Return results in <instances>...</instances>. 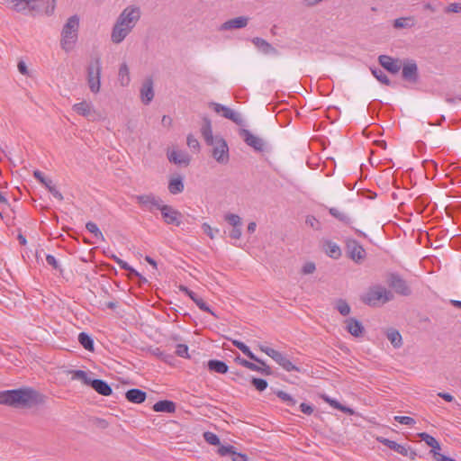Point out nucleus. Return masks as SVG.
Segmentation results:
<instances>
[{
    "label": "nucleus",
    "instance_id": "32",
    "mask_svg": "<svg viewBox=\"0 0 461 461\" xmlns=\"http://www.w3.org/2000/svg\"><path fill=\"white\" fill-rule=\"evenodd\" d=\"M201 133L207 145H213L215 139L212 135V124L210 120L205 119L201 128Z\"/></svg>",
    "mask_w": 461,
    "mask_h": 461
},
{
    "label": "nucleus",
    "instance_id": "15",
    "mask_svg": "<svg viewBox=\"0 0 461 461\" xmlns=\"http://www.w3.org/2000/svg\"><path fill=\"white\" fill-rule=\"evenodd\" d=\"M378 61L384 69L392 74H397L402 68V63L399 59L387 55H380Z\"/></svg>",
    "mask_w": 461,
    "mask_h": 461
},
{
    "label": "nucleus",
    "instance_id": "28",
    "mask_svg": "<svg viewBox=\"0 0 461 461\" xmlns=\"http://www.w3.org/2000/svg\"><path fill=\"white\" fill-rule=\"evenodd\" d=\"M146 393L140 389L132 388L126 392V399L133 403H141L146 400Z\"/></svg>",
    "mask_w": 461,
    "mask_h": 461
},
{
    "label": "nucleus",
    "instance_id": "17",
    "mask_svg": "<svg viewBox=\"0 0 461 461\" xmlns=\"http://www.w3.org/2000/svg\"><path fill=\"white\" fill-rule=\"evenodd\" d=\"M34 177L40 181L41 184H43L46 188L50 191V193L58 200L61 201L63 200V196L61 193L56 188V186L53 185L52 180L50 178H46L44 176V174L40 170H35L33 173Z\"/></svg>",
    "mask_w": 461,
    "mask_h": 461
},
{
    "label": "nucleus",
    "instance_id": "46",
    "mask_svg": "<svg viewBox=\"0 0 461 461\" xmlns=\"http://www.w3.org/2000/svg\"><path fill=\"white\" fill-rule=\"evenodd\" d=\"M276 396L282 400L287 406L293 407L296 404V400L292 397L289 393L284 391H277L276 393Z\"/></svg>",
    "mask_w": 461,
    "mask_h": 461
},
{
    "label": "nucleus",
    "instance_id": "20",
    "mask_svg": "<svg viewBox=\"0 0 461 461\" xmlns=\"http://www.w3.org/2000/svg\"><path fill=\"white\" fill-rule=\"evenodd\" d=\"M249 18L239 16L224 22L219 28L220 31H230L233 29H241L248 25Z\"/></svg>",
    "mask_w": 461,
    "mask_h": 461
},
{
    "label": "nucleus",
    "instance_id": "30",
    "mask_svg": "<svg viewBox=\"0 0 461 461\" xmlns=\"http://www.w3.org/2000/svg\"><path fill=\"white\" fill-rule=\"evenodd\" d=\"M323 249L330 258L337 259L341 256V249L339 246L331 240L324 241Z\"/></svg>",
    "mask_w": 461,
    "mask_h": 461
},
{
    "label": "nucleus",
    "instance_id": "7",
    "mask_svg": "<svg viewBox=\"0 0 461 461\" xmlns=\"http://www.w3.org/2000/svg\"><path fill=\"white\" fill-rule=\"evenodd\" d=\"M136 200L143 210L150 212L154 210L159 211L164 204L163 201L153 194L138 195Z\"/></svg>",
    "mask_w": 461,
    "mask_h": 461
},
{
    "label": "nucleus",
    "instance_id": "29",
    "mask_svg": "<svg viewBox=\"0 0 461 461\" xmlns=\"http://www.w3.org/2000/svg\"><path fill=\"white\" fill-rule=\"evenodd\" d=\"M238 361L242 366L247 367L248 369H249L251 371L260 372L264 375L271 374L270 367L268 366H267L266 364H265V366L261 365L262 366H259L255 363H252L250 361H248L246 359L240 358V357H238Z\"/></svg>",
    "mask_w": 461,
    "mask_h": 461
},
{
    "label": "nucleus",
    "instance_id": "31",
    "mask_svg": "<svg viewBox=\"0 0 461 461\" xmlns=\"http://www.w3.org/2000/svg\"><path fill=\"white\" fill-rule=\"evenodd\" d=\"M233 345L238 348L240 350L242 351V353L244 355H246L249 358H250L251 360L260 364V365H263L265 366V362L261 359H259L250 349L245 344L243 343L242 341H240V340H233Z\"/></svg>",
    "mask_w": 461,
    "mask_h": 461
},
{
    "label": "nucleus",
    "instance_id": "50",
    "mask_svg": "<svg viewBox=\"0 0 461 461\" xmlns=\"http://www.w3.org/2000/svg\"><path fill=\"white\" fill-rule=\"evenodd\" d=\"M225 221H228L232 227L241 226V218L234 213H228L225 215Z\"/></svg>",
    "mask_w": 461,
    "mask_h": 461
},
{
    "label": "nucleus",
    "instance_id": "47",
    "mask_svg": "<svg viewBox=\"0 0 461 461\" xmlns=\"http://www.w3.org/2000/svg\"><path fill=\"white\" fill-rule=\"evenodd\" d=\"M372 71V74L373 76L379 81L381 82L382 84H384L386 86H389L391 84V81L390 79L388 78V77L385 75V73L381 70L380 68H374L371 70Z\"/></svg>",
    "mask_w": 461,
    "mask_h": 461
},
{
    "label": "nucleus",
    "instance_id": "10",
    "mask_svg": "<svg viewBox=\"0 0 461 461\" xmlns=\"http://www.w3.org/2000/svg\"><path fill=\"white\" fill-rule=\"evenodd\" d=\"M160 212L164 221L168 225L180 226L182 223V214L179 211L174 209L172 206L163 204L160 208Z\"/></svg>",
    "mask_w": 461,
    "mask_h": 461
},
{
    "label": "nucleus",
    "instance_id": "23",
    "mask_svg": "<svg viewBox=\"0 0 461 461\" xmlns=\"http://www.w3.org/2000/svg\"><path fill=\"white\" fill-rule=\"evenodd\" d=\"M346 330L354 337H359L364 331L362 323L355 318H348L345 321Z\"/></svg>",
    "mask_w": 461,
    "mask_h": 461
},
{
    "label": "nucleus",
    "instance_id": "39",
    "mask_svg": "<svg viewBox=\"0 0 461 461\" xmlns=\"http://www.w3.org/2000/svg\"><path fill=\"white\" fill-rule=\"evenodd\" d=\"M69 373L71 374L72 380L81 381L86 385L90 386L93 381L88 373L84 370H71Z\"/></svg>",
    "mask_w": 461,
    "mask_h": 461
},
{
    "label": "nucleus",
    "instance_id": "37",
    "mask_svg": "<svg viewBox=\"0 0 461 461\" xmlns=\"http://www.w3.org/2000/svg\"><path fill=\"white\" fill-rule=\"evenodd\" d=\"M252 42L264 54H271L276 51L275 48L262 38L256 37L252 40Z\"/></svg>",
    "mask_w": 461,
    "mask_h": 461
},
{
    "label": "nucleus",
    "instance_id": "35",
    "mask_svg": "<svg viewBox=\"0 0 461 461\" xmlns=\"http://www.w3.org/2000/svg\"><path fill=\"white\" fill-rule=\"evenodd\" d=\"M386 338L394 348H399L402 345V339L400 332L395 329H389L386 331Z\"/></svg>",
    "mask_w": 461,
    "mask_h": 461
},
{
    "label": "nucleus",
    "instance_id": "33",
    "mask_svg": "<svg viewBox=\"0 0 461 461\" xmlns=\"http://www.w3.org/2000/svg\"><path fill=\"white\" fill-rule=\"evenodd\" d=\"M118 81L122 86H128L131 83L130 69L126 63H122L119 68Z\"/></svg>",
    "mask_w": 461,
    "mask_h": 461
},
{
    "label": "nucleus",
    "instance_id": "43",
    "mask_svg": "<svg viewBox=\"0 0 461 461\" xmlns=\"http://www.w3.org/2000/svg\"><path fill=\"white\" fill-rule=\"evenodd\" d=\"M111 258L122 269L129 271L130 275L140 276L139 272L131 267L126 261L121 259L116 255H112Z\"/></svg>",
    "mask_w": 461,
    "mask_h": 461
},
{
    "label": "nucleus",
    "instance_id": "41",
    "mask_svg": "<svg viewBox=\"0 0 461 461\" xmlns=\"http://www.w3.org/2000/svg\"><path fill=\"white\" fill-rule=\"evenodd\" d=\"M419 437L421 440H423L429 447H431V450L438 451L440 449V445L438 440L431 435L422 432L419 434Z\"/></svg>",
    "mask_w": 461,
    "mask_h": 461
},
{
    "label": "nucleus",
    "instance_id": "24",
    "mask_svg": "<svg viewBox=\"0 0 461 461\" xmlns=\"http://www.w3.org/2000/svg\"><path fill=\"white\" fill-rule=\"evenodd\" d=\"M90 386L99 394L104 396H109L113 393L112 387L107 382L102 379H93Z\"/></svg>",
    "mask_w": 461,
    "mask_h": 461
},
{
    "label": "nucleus",
    "instance_id": "22",
    "mask_svg": "<svg viewBox=\"0 0 461 461\" xmlns=\"http://www.w3.org/2000/svg\"><path fill=\"white\" fill-rule=\"evenodd\" d=\"M167 158L170 162L176 165H188L190 157L182 150H171L167 153Z\"/></svg>",
    "mask_w": 461,
    "mask_h": 461
},
{
    "label": "nucleus",
    "instance_id": "56",
    "mask_svg": "<svg viewBox=\"0 0 461 461\" xmlns=\"http://www.w3.org/2000/svg\"><path fill=\"white\" fill-rule=\"evenodd\" d=\"M187 145L190 149L194 150H198L200 147L198 140L192 135L187 137Z\"/></svg>",
    "mask_w": 461,
    "mask_h": 461
},
{
    "label": "nucleus",
    "instance_id": "45",
    "mask_svg": "<svg viewBox=\"0 0 461 461\" xmlns=\"http://www.w3.org/2000/svg\"><path fill=\"white\" fill-rule=\"evenodd\" d=\"M335 308L343 316H347L350 313V306L343 299H339L336 301Z\"/></svg>",
    "mask_w": 461,
    "mask_h": 461
},
{
    "label": "nucleus",
    "instance_id": "58",
    "mask_svg": "<svg viewBox=\"0 0 461 461\" xmlns=\"http://www.w3.org/2000/svg\"><path fill=\"white\" fill-rule=\"evenodd\" d=\"M315 264L312 262H307L303 267V273L305 275L312 274L315 271Z\"/></svg>",
    "mask_w": 461,
    "mask_h": 461
},
{
    "label": "nucleus",
    "instance_id": "63",
    "mask_svg": "<svg viewBox=\"0 0 461 461\" xmlns=\"http://www.w3.org/2000/svg\"><path fill=\"white\" fill-rule=\"evenodd\" d=\"M300 410L302 412H303L307 415H311L313 412V407L305 402H303L300 404Z\"/></svg>",
    "mask_w": 461,
    "mask_h": 461
},
{
    "label": "nucleus",
    "instance_id": "64",
    "mask_svg": "<svg viewBox=\"0 0 461 461\" xmlns=\"http://www.w3.org/2000/svg\"><path fill=\"white\" fill-rule=\"evenodd\" d=\"M202 229L203 230V231L211 238L212 239L213 238V232H212V227L204 222L203 225H202Z\"/></svg>",
    "mask_w": 461,
    "mask_h": 461
},
{
    "label": "nucleus",
    "instance_id": "51",
    "mask_svg": "<svg viewBox=\"0 0 461 461\" xmlns=\"http://www.w3.org/2000/svg\"><path fill=\"white\" fill-rule=\"evenodd\" d=\"M251 384L259 392H263V391H265L267 388V380L262 379V378L253 377L252 380H251Z\"/></svg>",
    "mask_w": 461,
    "mask_h": 461
},
{
    "label": "nucleus",
    "instance_id": "52",
    "mask_svg": "<svg viewBox=\"0 0 461 461\" xmlns=\"http://www.w3.org/2000/svg\"><path fill=\"white\" fill-rule=\"evenodd\" d=\"M394 420L402 425L412 426L416 423L415 420L410 416H395Z\"/></svg>",
    "mask_w": 461,
    "mask_h": 461
},
{
    "label": "nucleus",
    "instance_id": "38",
    "mask_svg": "<svg viewBox=\"0 0 461 461\" xmlns=\"http://www.w3.org/2000/svg\"><path fill=\"white\" fill-rule=\"evenodd\" d=\"M168 190L172 194H177L183 192L184 183L181 176L173 177L169 180Z\"/></svg>",
    "mask_w": 461,
    "mask_h": 461
},
{
    "label": "nucleus",
    "instance_id": "40",
    "mask_svg": "<svg viewBox=\"0 0 461 461\" xmlns=\"http://www.w3.org/2000/svg\"><path fill=\"white\" fill-rule=\"evenodd\" d=\"M415 24V19L412 16L397 18L393 22L396 29L411 28Z\"/></svg>",
    "mask_w": 461,
    "mask_h": 461
},
{
    "label": "nucleus",
    "instance_id": "14",
    "mask_svg": "<svg viewBox=\"0 0 461 461\" xmlns=\"http://www.w3.org/2000/svg\"><path fill=\"white\" fill-rule=\"evenodd\" d=\"M388 284L399 294L406 296L411 294V289L406 281L398 275L392 274L389 277Z\"/></svg>",
    "mask_w": 461,
    "mask_h": 461
},
{
    "label": "nucleus",
    "instance_id": "26",
    "mask_svg": "<svg viewBox=\"0 0 461 461\" xmlns=\"http://www.w3.org/2000/svg\"><path fill=\"white\" fill-rule=\"evenodd\" d=\"M380 442L383 443L387 447H389L390 449L395 451L396 453L403 456H409L410 449L408 447L404 445L398 444L397 442L388 438H382L380 439Z\"/></svg>",
    "mask_w": 461,
    "mask_h": 461
},
{
    "label": "nucleus",
    "instance_id": "6",
    "mask_svg": "<svg viewBox=\"0 0 461 461\" xmlns=\"http://www.w3.org/2000/svg\"><path fill=\"white\" fill-rule=\"evenodd\" d=\"M140 18V8L136 6H128L121 13L116 23H118L119 25H126L133 29Z\"/></svg>",
    "mask_w": 461,
    "mask_h": 461
},
{
    "label": "nucleus",
    "instance_id": "62",
    "mask_svg": "<svg viewBox=\"0 0 461 461\" xmlns=\"http://www.w3.org/2000/svg\"><path fill=\"white\" fill-rule=\"evenodd\" d=\"M447 12L449 13H461V4L460 3H451L447 7Z\"/></svg>",
    "mask_w": 461,
    "mask_h": 461
},
{
    "label": "nucleus",
    "instance_id": "9",
    "mask_svg": "<svg viewBox=\"0 0 461 461\" xmlns=\"http://www.w3.org/2000/svg\"><path fill=\"white\" fill-rule=\"evenodd\" d=\"M212 149V157L221 164H226L229 161V148L226 141L221 138H216Z\"/></svg>",
    "mask_w": 461,
    "mask_h": 461
},
{
    "label": "nucleus",
    "instance_id": "8",
    "mask_svg": "<svg viewBox=\"0 0 461 461\" xmlns=\"http://www.w3.org/2000/svg\"><path fill=\"white\" fill-rule=\"evenodd\" d=\"M346 249L348 257L357 263L363 260L366 256L365 249L356 240H347Z\"/></svg>",
    "mask_w": 461,
    "mask_h": 461
},
{
    "label": "nucleus",
    "instance_id": "44",
    "mask_svg": "<svg viewBox=\"0 0 461 461\" xmlns=\"http://www.w3.org/2000/svg\"><path fill=\"white\" fill-rule=\"evenodd\" d=\"M86 229L90 232L92 233L96 239L104 241V237L102 233V231L99 230L98 226L96 223L93 222V221H88L86 224Z\"/></svg>",
    "mask_w": 461,
    "mask_h": 461
},
{
    "label": "nucleus",
    "instance_id": "42",
    "mask_svg": "<svg viewBox=\"0 0 461 461\" xmlns=\"http://www.w3.org/2000/svg\"><path fill=\"white\" fill-rule=\"evenodd\" d=\"M78 342L85 349L94 351V340L87 333L80 332L78 334Z\"/></svg>",
    "mask_w": 461,
    "mask_h": 461
},
{
    "label": "nucleus",
    "instance_id": "1",
    "mask_svg": "<svg viewBox=\"0 0 461 461\" xmlns=\"http://www.w3.org/2000/svg\"><path fill=\"white\" fill-rule=\"evenodd\" d=\"M42 402V396L32 388H19L0 392V404L12 407H32Z\"/></svg>",
    "mask_w": 461,
    "mask_h": 461
},
{
    "label": "nucleus",
    "instance_id": "3",
    "mask_svg": "<svg viewBox=\"0 0 461 461\" xmlns=\"http://www.w3.org/2000/svg\"><path fill=\"white\" fill-rule=\"evenodd\" d=\"M79 28V17L77 15L70 16L61 32V48L69 52L73 50L77 41Z\"/></svg>",
    "mask_w": 461,
    "mask_h": 461
},
{
    "label": "nucleus",
    "instance_id": "36",
    "mask_svg": "<svg viewBox=\"0 0 461 461\" xmlns=\"http://www.w3.org/2000/svg\"><path fill=\"white\" fill-rule=\"evenodd\" d=\"M207 366L210 371L218 374H226L229 370V367L225 362L217 359L209 360Z\"/></svg>",
    "mask_w": 461,
    "mask_h": 461
},
{
    "label": "nucleus",
    "instance_id": "49",
    "mask_svg": "<svg viewBox=\"0 0 461 461\" xmlns=\"http://www.w3.org/2000/svg\"><path fill=\"white\" fill-rule=\"evenodd\" d=\"M203 438L208 444L212 446H218L221 443L219 437L211 431H205L203 433Z\"/></svg>",
    "mask_w": 461,
    "mask_h": 461
},
{
    "label": "nucleus",
    "instance_id": "54",
    "mask_svg": "<svg viewBox=\"0 0 461 461\" xmlns=\"http://www.w3.org/2000/svg\"><path fill=\"white\" fill-rule=\"evenodd\" d=\"M194 303L197 305V307H198L200 310H202V311H203V312H209V313H211L212 315H213V316H215V317H216V315H215L214 312H213V311H212V309L207 305V303H205V302H204L201 297H199V298L197 299V301H196V302H194Z\"/></svg>",
    "mask_w": 461,
    "mask_h": 461
},
{
    "label": "nucleus",
    "instance_id": "53",
    "mask_svg": "<svg viewBox=\"0 0 461 461\" xmlns=\"http://www.w3.org/2000/svg\"><path fill=\"white\" fill-rule=\"evenodd\" d=\"M176 354L178 357L188 358V347L185 344H177L176 348Z\"/></svg>",
    "mask_w": 461,
    "mask_h": 461
},
{
    "label": "nucleus",
    "instance_id": "61",
    "mask_svg": "<svg viewBox=\"0 0 461 461\" xmlns=\"http://www.w3.org/2000/svg\"><path fill=\"white\" fill-rule=\"evenodd\" d=\"M433 456L436 458V461H456L454 458L447 456L445 455H441L438 451L431 450Z\"/></svg>",
    "mask_w": 461,
    "mask_h": 461
},
{
    "label": "nucleus",
    "instance_id": "21",
    "mask_svg": "<svg viewBox=\"0 0 461 461\" xmlns=\"http://www.w3.org/2000/svg\"><path fill=\"white\" fill-rule=\"evenodd\" d=\"M140 99L144 104H149L154 98L153 81L146 79L140 87Z\"/></svg>",
    "mask_w": 461,
    "mask_h": 461
},
{
    "label": "nucleus",
    "instance_id": "2",
    "mask_svg": "<svg viewBox=\"0 0 461 461\" xmlns=\"http://www.w3.org/2000/svg\"><path fill=\"white\" fill-rule=\"evenodd\" d=\"M8 8L17 13L50 15L54 12V0H2Z\"/></svg>",
    "mask_w": 461,
    "mask_h": 461
},
{
    "label": "nucleus",
    "instance_id": "11",
    "mask_svg": "<svg viewBox=\"0 0 461 461\" xmlns=\"http://www.w3.org/2000/svg\"><path fill=\"white\" fill-rule=\"evenodd\" d=\"M72 109L77 114L86 117L89 121H95L98 117V114L91 102L83 101L77 103L72 106Z\"/></svg>",
    "mask_w": 461,
    "mask_h": 461
},
{
    "label": "nucleus",
    "instance_id": "12",
    "mask_svg": "<svg viewBox=\"0 0 461 461\" xmlns=\"http://www.w3.org/2000/svg\"><path fill=\"white\" fill-rule=\"evenodd\" d=\"M240 134L248 146L253 148L256 151L262 152L265 150L266 143L263 139L246 129H243Z\"/></svg>",
    "mask_w": 461,
    "mask_h": 461
},
{
    "label": "nucleus",
    "instance_id": "57",
    "mask_svg": "<svg viewBox=\"0 0 461 461\" xmlns=\"http://www.w3.org/2000/svg\"><path fill=\"white\" fill-rule=\"evenodd\" d=\"M180 291L184 292L194 303L199 298L194 292L188 289L186 286H180Z\"/></svg>",
    "mask_w": 461,
    "mask_h": 461
},
{
    "label": "nucleus",
    "instance_id": "27",
    "mask_svg": "<svg viewBox=\"0 0 461 461\" xmlns=\"http://www.w3.org/2000/svg\"><path fill=\"white\" fill-rule=\"evenodd\" d=\"M152 409L156 412L173 413L176 411V403L169 400H162L157 402Z\"/></svg>",
    "mask_w": 461,
    "mask_h": 461
},
{
    "label": "nucleus",
    "instance_id": "5",
    "mask_svg": "<svg viewBox=\"0 0 461 461\" xmlns=\"http://www.w3.org/2000/svg\"><path fill=\"white\" fill-rule=\"evenodd\" d=\"M87 85L93 94H97L101 87V72L102 64L100 59H95L88 65L87 69Z\"/></svg>",
    "mask_w": 461,
    "mask_h": 461
},
{
    "label": "nucleus",
    "instance_id": "18",
    "mask_svg": "<svg viewBox=\"0 0 461 461\" xmlns=\"http://www.w3.org/2000/svg\"><path fill=\"white\" fill-rule=\"evenodd\" d=\"M218 453L221 456H230L232 461H248L246 454L236 451V447L231 445H222L218 448Z\"/></svg>",
    "mask_w": 461,
    "mask_h": 461
},
{
    "label": "nucleus",
    "instance_id": "13",
    "mask_svg": "<svg viewBox=\"0 0 461 461\" xmlns=\"http://www.w3.org/2000/svg\"><path fill=\"white\" fill-rule=\"evenodd\" d=\"M211 106L213 108L215 113H221L224 118L232 121L237 124H240L242 122L241 115L239 113L233 111L232 109L217 103H212Z\"/></svg>",
    "mask_w": 461,
    "mask_h": 461
},
{
    "label": "nucleus",
    "instance_id": "60",
    "mask_svg": "<svg viewBox=\"0 0 461 461\" xmlns=\"http://www.w3.org/2000/svg\"><path fill=\"white\" fill-rule=\"evenodd\" d=\"M229 235L233 240H239L241 237V226L232 227Z\"/></svg>",
    "mask_w": 461,
    "mask_h": 461
},
{
    "label": "nucleus",
    "instance_id": "16",
    "mask_svg": "<svg viewBox=\"0 0 461 461\" xmlns=\"http://www.w3.org/2000/svg\"><path fill=\"white\" fill-rule=\"evenodd\" d=\"M402 78L411 83H416L418 80V67L413 60H409L402 66Z\"/></svg>",
    "mask_w": 461,
    "mask_h": 461
},
{
    "label": "nucleus",
    "instance_id": "48",
    "mask_svg": "<svg viewBox=\"0 0 461 461\" xmlns=\"http://www.w3.org/2000/svg\"><path fill=\"white\" fill-rule=\"evenodd\" d=\"M329 212H330V215H332L339 221H340L344 223H347V224H348L350 222V218L346 213L340 212L339 209L333 207V208H330Z\"/></svg>",
    "mask_w": 461,
    "mask_h": 461
},
{
    "label": "nucleus",
    "instance_id": "19",
    "mask_svg": "<svg viewBox=\"0 0 461 461\" xmlns=\"http://www.w3.org/2000/svg\"><path fill=\"white\" fill-rule=\"evenodd\" d=\"M131 31L132 29L129 26L119 25L118 23H115L111 35L112 41L116 44L121 43Z\"/></svg>",
    "mask_w": 461,
    "mask_h": 461
},
{
    "label": "nucleus",
    "instance_id": "55",
    "mask_svg": "<svg viewBox=\"0 0 461 461\" xmlns=\"http://www.w3.org/2000/svg\"><path fill=\"white\" fill-rule=\"evenodd\" d=\"M259 349L264 352L265 354H267L268 357H270L273 360L275 359V357H276V355L278 354L279 351L270 348V347H267V346H265V345H259Z\"/></svg>",
    "mask_w": 461,
    "mask_h": 461
},
{
    "label": "nucleus",
    "instance_id": "34",
    "mask_svg": "<svg viewBox=\"0 0 461 461\" xmlns=\"http://www.w3.org/2000/svg\"><path fill=\"white\" fill-rule=\"evenodd\" d=\"M322 399L327 402L329 403L331 407H333L334 409H337L346 414H348V415H353L355 413L354 410L351 409L350 407H348V406H345L343 404H341L339 402H338L337 400L335 399H332L330 397H329L328 395H324L322 396Z\"/></svg>",
    "mask_w": 461,
    "mask_h": 461
},
{
    "label": "nucleus",
    "instance_id": "4",
    "mask_svg": "<svg viewBox=\"0 0 461 461\" xmlns=\"http://www.w3.org/2000/svg\"><path fill=\"white\" fill-rule=\"evenodd\" d=\"M393 299L392 293L382 285H374L362 295L363 303L369 306H378Z\"/></svg>",
    "mask_w": 461,
    "mask_h": 461
},
{
    "label": "nucleus",
    "instance_id": "25",
    "mask_svg": "<svg viewBox=\"0 0 461 461\" xmlns=\"http://www.w3.org/2000/svg\"><path fill=\"white\" fill-rule=\"evenodd\" d=\"M274 361L278 364L284 370L287 372H300V367L294 365L283 353L278 352Z\"/></svg>",
    "mask_w": 461,
    "mask_h": 461
},
{
    "label": "nucleus",
    "instance_id": "59",
    "mask_svg": "<svg viewBox=\"0 0 461 461\" xmlns=\"http://www.w3.org/2000/svg\"><path fill=\"white\" fill-rule=\"evenodd\" d=\"M46 262L48 265L51 266L54 269H58L59 267V262L53 255L48 254L46 256Z\"/></svg>",
    "mask_w": 461,
    "mask_h": 461
}]
</instances>
